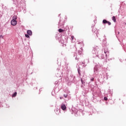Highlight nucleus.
Instances as JSON below:
<instances>
[{"label":"nucleus","mask_w":126,"mask_h":126,"mask_svg":"<svg viewBox=\"0 0 126 126\" xmlns=\"http://www.w3.org/2000/svg\"><path fill=\"white\" fill-rule=\"evenodd\" d=\"M11 24L12 26H15L17 24V21L12 20L11 21Z\"/></svg>","instance_id":"f257e3e1"},{"label":"nucleus","mask_w":126,"mask_h":126,"mask_svg":"<svg viewBox=\"0 0 126 126\" xmlns=\"http://www.w3.org/2000/svg\"><path fill=\"white\" fill-rule=\"evenodd\" d=\"M61 109L63 110V111H65V110H66V106H65V104H62L61 105Z\"/></svg>","instance_id":"f03ea898"},{"label":"nucleus","mask_w":126,"mask_h":126,"mask_svg":"<svg viewBox=\"0 0 126 126\" xmlns=\"http://www.w3.org/2000/svg\"><path fill=\"white\" fill-rule=\"evenodd\" d=\"M27 34L28 35H30V36H31V35H32V31H31V30H28L27 31Z\"/></svg>","instance_id":"7ed1b4c3"},{"label":"nucleus","mask_w":126,"mask_h":126,"mask_svg":"<svg viewBox=\"0 0 126 126\" xmlns=\"http://www.w3.org/2000/svg\"><path fill=\"white\" fill-rule=\"evenodd\" d=\"M16 19H17V16H14L13 17V18H12V20H14L15 21H16Z\"/></svg>","instance_id":"20e7f679"},{"label":"nucleus","mask_w":126,"mask_h":126,"mask_svg":"<svg viewBox=\"0 0 126 126\" xmlns=\"http://www.w3.org/2000/svg\"><path fill=\"white\" fill-rule=\"evenodd\" d=\"M102 23L104 24H106V23H108V21H107L106 20H103L102 21Z\"/></svg>","instance_id":"39448f33"},{"label":"nucleus","mask_w":126,"mask_h":126,"mask_svg":"<svg viewBox=\"0 0 126 126\" xmlns=\"http://www.w3.org/2000/svg\"><path fill=\"white\" fill-rule=\"evenodd\" d=\"M17 95V93L15 92L14 94H12V97H15Z\"/></svg>","instance_id":"423d86ee"},{"label":"nucleus","mask_w":126,"mask_h":126,"mask_svg":"<svg viewBox=\"0 0 126 126\" xmlns=\"http://www.w3.org/2000/svg\"><path fill=\"white\" fill-rule=\"evenodd\" d=\"M112 20L114 21V22H116V17L113 16L112 17Z\"/></svg>","instance_id":"0eeeda50"},{"label":"nucleus","mask_w":126,"mask_h":126,"mask_svg":"<svg viewBox=\"0 0 126 126\" xmlns=\"http://www.w3.org/2000/svg\"><path fill=\"white\" fill-rule=\"evenodd\" d=\"M59 32H60V33H62V32H63V30L62 29H60L59 30Z\"/></svg>","instance_id":"6e6552de"},{"label":"nucleus","mask_w":126,"mask_h":126,"mask_svg":"<svg viewBox=\"0 0 126 126\" xmlns=\"http://www.w3.org/2000/svg\"><path fill=\"white\" fill-rule=\"evenodd\" d=\"M25 36L26 38H30V36H29V34H25Z\"/></svg>","instance_id":"1a4fd4ad"},{"label":"nucleus","mask_w":126,"mask_h":126,"mask_svg":"<svg viewBox=\"0 0 126 126\" xmlns=\"http://www.w3.org/2000/svg\"><path fill=\"white\" fill-rule=\"evenodd\" d=\"M104 99L105 101H107V100H108V98H107V97H104Z\"/></svg>","instance_id":"9d476101"},{"label":"nucleus","mask_w":126,"mask_h":126,"mask_svg":"<svg viewBox=\"0 0 126 126\" xmlns=\"http://www.w3.org/2000/svg\"><path fill=\"white\" fill-rule=\"evenodd\" d=\"M107 24H108V25H111V22L108 21L107 22Z\"/></svg>","instance_id":"9b49d317"},{"label":"nucleus","mask_w":126,"mask_h":126,"mask_svg":"<svg viewBox=\"0 0 126 126\" xmlns=\"http://www.w3.org/2000/svg\"><path fill=\"white\" fill-rule=\"evenodd\" d=\"M74 39V36L72 35L71 36V40H73Z\"/></svg>","instance_id":"f8f14e48"},{"label":"nucleus","mask_w":126,"mask_h":126,"mask_svg":"<svg viewBox=\"0 0 126 126\" xmlns=\"http://www.w3.org/2000/svg\"><path fill=\"white\" fill-rule=\"evenodd\" d=\"M63 96H64V97H65V98L67 97V94H64Z\"/></svg>","instance_id":"ddd939ff"},{"label":"nucleus","mask_w":126,"mask_h":126,"mask_svg":"<svg viewBox=\"0 0 126 126\" xmlns=\"http://www.w3.org/2000/svg\"><path fill=\"white\" fill-rule=\"evenodd\" d=\"M81 82L82 83V84H83V80H82V79H81Z\"/></svg>","instance_id":"4468645a"},{"label":"nucleus","mask_w":126,"mask_h":126,"mask_svg":"<svg viewBox=\"0 0 126 126\" xmlns=\"http://www.w3.org/2000/svg\"><path fill=\"white\" fill-rule=\"evenodd\" d=\"M94 81V78H92L91 79V81Z\"/></svg>","instance_id":"2eb2a0df"},{"label":"nucleus","mask_w":126,"mask_h":126,"mask_svg":"<svg viewBox=\"0 0 126 126\" xmlns=\"http://www.w3.org/2000/svg\"><path fill=\"white\" fill-rule=\"evenodd\" d=\"M104 53H105V54H106V53H108V51H104Z\"/></svg>","instance_id":"dca6fc26"},{"label":"nucleus","mask_w":126,"mask_h":126,"mask_svg":"<svg viewBox=\"0 0 126 126\" xmlns=\"http://www.w3.org/2000/svg\"><path fill=\"white\" fill-rule=\"evenodd\" d=\"M63 97H60L61 100H62V99H63Z\"/></svg>","instance_id":"f3484780"},{"label":"nucleus","mask_w":126,"mask_h":126,"mask_svg":"<svg viewBox=\"0 0 126 126\" xmlns=\"http://www.w3.org/2000/svg\"><path fill=\"white\" fill-rule=\"evenodd\" d=\"M96 49H98V47H96Z\"/></svg>","instance_id":"a211bd4d"}]
</instances>
